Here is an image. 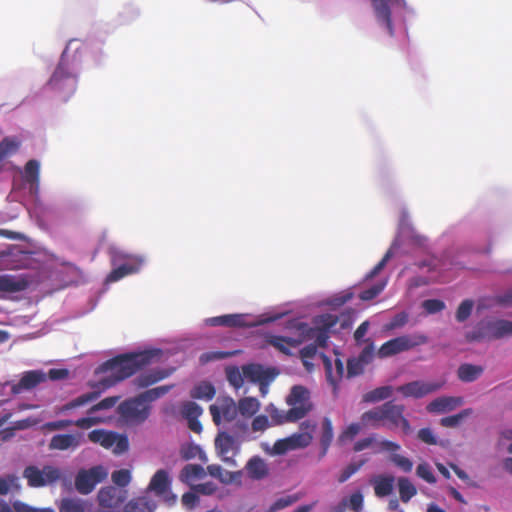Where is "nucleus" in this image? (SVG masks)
Returning a JSON list of instances; mask_svg holds the SVG:
<instances>
[{"label": "nucleus", "mask_w": 512, "mask_h": 512, "mask_svg": "<svg viewBox=\"0 0 512 512\" xmlns=\"http://www.w3.org/2000/svg\"><path fill=\"white\" fill-rule=\"evenodd\" d=\"M158 353L159 350L125 353L106 361L101 368L104 372L109 371L110 375L103 378L99 384L103 389L116 385L149 365Z\"/></svg>", "instance_id": "1"}, {"label": "nucleus", "mask_w": 512, "mask_h": 512, "mask_svg": "<svg viewBox=\"0 0 512 512\" xmlns=\"http://www.w3.org/2000/svg\"><path fill=\"white\" fill-rule=\"evenodd\" d=\"M110 255L111 264L114 268L106 277L108 283L119 281L125 276L137 273L143 264L141 257L128 255L116 249H112Z\"/></svg>", "instance_id": "2"}, {"label": "nucleus", "mask_w": 512, "mask_h": 512, "mask_svg": "<svg viewBox=\"0 0 512 512\" xmlns=\"http://www.w3.org/2000/svg\"><path fill=\"white\" fill-rule=\"evenodd\" d=\"M47 86L64 99H67L75 92L77 88V77L70 71L64 56L61 57Z\"/></svg>", "instance_id": "3"}, {"label": "nucleus", "mask_w": 512, "mask_h": 512, "mask_svg": "<svg viewBox=\"0 0 512 512\" xmlns=\"http://www.w3.org/2000/svg\"><path fill=\"white\" fill-rule=\"evenodd\" d=\"M512 335V321L497 319L478 324L475 330L467 333L466 339L472 341L495 340Z\"/></svg>", "instance_id": "4"}, {"label": "nucleus", "mask_w": 512, "mask_h": 512, "mask_svg": "<svg viewBox=\"0 0 512 512\" xmlns=\"http://www.w3.org/2000/svg\"><path fill=\"white\" fill-rule=\"evenodd\" d=\"M151 407L138 394L121 402L117 413L128 424H141L150 415Z\"/></svg>", "instance_id": "5"}, {"label": "nucleus", "mask_w": 512, "mask_h": 512, "mask_svg": "<svg viewBox=\"0 0 512 512\" xmlns=\"http://www.w3.org/2000/svg\"><path fill=\"white\" fill-rule=\"evenodd\" d=\"M427 342L428 337L424 334L402 335L382 344L378 350V356L380 358L390 357L426 344Z\"/></svg>", "instance_id": "6"}, {"label": "nucleus", "mask_w": 512, "mask_h": 512, "mask_svg": "<svg viewBox=\"0 0 512 512\" xmlns=\"http://www.w3.org/2000/svg\"><path fill=\"white\" fill-rule=\"evenodd\" d=\"M243 375L247 380L259 385V391L262 397H265L269 391V385L278 375L276 368H264L260 364H246L242 366Z\"/></svg>", "instance_id": "7"}, {"label": "nucleus", "mask_w": 512, "mask_h": 512, "mask_svg": "<svg viewBox=\"0 0 512 512\" xmlns=\"http://www.w3.org/2000/svg\"><path fill=\"white\" fill-rule=\"evenodd\" d=\"M23 477L27 479L30 487H43L55 483L61 477L59 469L53 466H44L41 470L36 466H27L23 471Z\"/></svg>", "instance_id": "8"}, {"label": "nucleus", "mask_w": 512, "mask_h": 512, "mask_svg": "<svg viewBox=\"0 0 512 512\" xmlns=\"http://www.w3.org/2000/svg\"><path fill=\"white\" fill-rule=\"evenodd\" d=\"M107 477V472L102 466H95L89 470H81L75 478V487L81 494H89L95 486Z\"/></svg>", "instance_id": "9"}, {"label": "nucleus", "mask_w": 512, "mask_h": 512, "mask_svg": "<svg viewBox=\"0 0 512 512\" xmlns=\"http://www.w3.org/2000/svg\"><path fill=\"white\" fill-rule=\"evenodd\" d=\"M209 411L216 425H220L222 421L231 422L238 415L237 404L229 396L219 397L215 404L210 405Z\"/></svg>", "instance_id": "10"}, {"label": "nucleus", "mask_w": 512, "mask_h": 512, "mask_svg": "<svg viewBox=\"0 0 512 512\" xmlns=\"http://www.w3.org/2000/svg\"><path fill=\"white\" fill-rule=\"evenodd\" d=\"M443 384V382H426L416 380L398 386L396 388V391L401 393L404 397H412L419 399L438 391L443 386Z\"/></svg>", "instance_id": "11"}, {"label": "nucleus", "mask_w": 512, "mask_h": 512, "mask_svg": "<svg viewBox=\"0 0 512 512\" xmlns=\"http://www.w3.org/2000/svg\"><path fill=\"white\" fill-rule=\"evenodd\" d=\"M404 405L395 404L393 401H387L383 404L384 421L389 427H401L405 434L411 432L409 421L404 417Z\"/></svg>", "instance_id": "12"}, {"label": "nucleus", "mask_w": 512, "mask_h": 512, "mask_svg": "<svg viewBox=\"0 0 512 512\" xmlns=\"http://www.w3.org/2000/svg\"><path fill=\"white\" fill-rule=\"evenodd\" d=\"M312 439L310 432L295 433L285 439L276 441L273 450L276 454H284L290 450L309 446Z\"/></svg>", "instance_id": "13"}, {"label": "nucleus", "mask_w": 512, "mask_h": 512, "mask_svg": "<svg viewBox=\"0 0 512 512\" xmlns=\"http://www.w3.org/2000/svg\"><path fill=\"white\" fill-rule=\"evenodd\" d=\"M215 447L225 463L230 466H237L233 457L229 456L230 453L234 455L238 451L235 439L231 435L226 432L219 433L215 439Z\"/></svg>", "instance_id": "14"}, {"label": "nucleus", "mask_w": 512, "mask_h": 512, "mask_svg": "<svg viewBox=\"0 0 512 512\" xmlns=\"http://www.w3.org/2000/svg\"><path fill=\"white\" fill-rule=\"evenodd\" d=\"M127 498V492L120 490L115 486H106L99 490L97 499L101 507L116 508L119 507Z\"/></svg>", "instance_id": "15"}, {"label": "nucleus", "mask_w": 512, "mask_h": 512, "mask_svg": "<svg viewBox=\"0 0 512 512\" xmlns=\"http://www.w3.org/2000/svg\"><path fill=\"white\" fill-rule=\"evenodd\" d=\"M47 380V375L41 370H30L23 373L18 383L11 387L13 394H20L24 390H31Z\"/></svg>", "instance_id": "16"}, {"label": "nucleus", "mask_w": 512, "mask_h": 512, "mask_svg": "<svg viewBox=\"0 0 512 512\" xmlns=\"http://www.w3.org/2000/svg\"><path fill=\"white\" fill-rule=\"evenodd\" d=\"M206 323L212 327L224 326L230 328L253 327L256 325V323L247 322L245 314H226L211 317L206 320Z\"/></svg>", "instance_id": "17"}, {"label": "nucleus", "mask_w": 512, "mask_h": 512, "mask_svg": "<svg viewBox=\"0 0 512 512\" xmlns=\"http://www.w3.org/2000/svg\"><path fill=\"white\" fill-rule=\"evenodd\" d=\"M286 403L291 408H301L305 410V416L311 411L310 393L308 389L301 385L293 386L286 398Z\"/></svg>", "instance_id": "18"}, {"label": "nucleus", "mask_w": 512, "mask_h": 512, "mask_svg": "<svg viewBox=\"0 0 512 512\" xmlns=\"http://www.w3.org/2000/svg\"><path fill=\"white\" fill-rule=\"evenodd\" d=\"M267 412L274 425H280L286 422H296L305 417V410L301 408H290L288 411H282L273 405L268 406Z\"/></svg>", "instance_id": "19"}, {"label": "nucleus", "mask_w": 512, "mask_h": 512, "mask_svg": "<svg viewBox=\"0 0 512 512\" xmlns=\"http://www.w3.org/2000/svg\"><path fill=\"white\" fill-rule=\"evenodd\" d=\"M374 13L379 23L383 24L390 36L394 35L389 0H371Z\"/></svg>", "instance_id": "20"}, {"label": "nucleus", "mask_w": 512, "mask_h": 512, "mask_svg": "<svg viewBox=\"0 0 512 512\" xmlns=\"http://www.w3.org/2000/svg\"><path fill=\"white\" fill-rule=\"evenodd\" d=\"M463 404L462 397H439L431 401L426 409L430 413H445Z\"/></svg>", "instance_id": "21"}, {"label": "nucleus", "mask_w": 512, "mask_h": 512, "mask_svg": "<svg viewBox=\"0 0 512 512\" xmlns=\"http://www.w3.org/2000/svg\"><path fill=\"white\" fill-rule=\"evenodd\" d=\"M170 375V372L165 369H151L141 373L137 376L133 383L137 388H147Z\"/></svg>", "instance_id": "22"}, {"label": "nucleus", "mask_w": 512, "mask_h": 512, "mask_svg": "<svg viewBox=\"0 0 512 512\" xmlns=\"http://www.w3.org/2000/svg\"><path fill=\"white\" fill-rule=\"evenodd\" d=\"M80 434H57L49 442L50 450H68L75 449L80 445Z\"/></svg>", "instance_id": "23"}, {"label": "nucleus", "mask_w": 512, "mask_h": 512, "mask_svg": "<svg viewBox=\"0 0 512 512\" xmlns=\"http://www.w3.org/2000/svg\"><path fill=\"white\" fill-rule=\"evenodd\" d=\"M29 286V281L22 276L0 275V292L15 293L24 291Z\"/></svg>", "instance_id": "24"}, {"label": "nucleus", "mask_w": 512, "mask_h": 512, "mask_svg": "<svg viewBox=\"0 0 512 512\" xmlns=\"http://www.w3.org/2000/svg\"><path fill=\"white\" fill-rule=\"evenodd\" d=\"M207 471L210 476L218 479L223 484L240 483L243 475L242 471H227L218 464L208 465Z\"/></svg>", "instance_id": "25"}, {"label": "nucleus", "mask_w": 512, "mask_h": 512, "mask_svg": "<svg viewBox=\"0 0 512 512\" xmlns=\"http://www.w3.org/2000/svg\"><path fill=\"white\" fill-rule=\"evenodd\" d=\"M248 477L252 480H262L269 474V468L266 462L259 456H254L245 466Z\"/></svg>", "instance_id": "26"}, {"label": "nucleus", "mask_w": 512, "mask_h": 512, "mask_svg": "<svg viewBox=\"0 0 512 512\" xmlns=\"http://www.w3.org/2000/svg\"><path fill=\"white\" fill-rule=\"evenodd\" d=\"M299 330L302 331V335H303V340L304 339H307V340H310V339H314L315 340V345H317V347H326L327 346V341H328V338H329V332L326 331L325 329H321V328H313V327H309L307 324L305 323H301L299 324Z\"/></svg>", "instance_id": "27"}, {"label": "nucleus", "mask_w": 512, "mask_h": 512, "mask_svg": "<svg viewBox=\"0 0 512 512\" xmlns=\"http://www.w3.org/2000/svg\"><path fill=\"white\" fill-rule=\"evenodd\" d=\"M171 480L168 472L164 469L158 470L150 480L148 489L153 491L156 495H163L169 490Z\"/></svg>", "instance_id": "28"}, {"label": "nucleus", "mask_w": 512, "mask_h": 512, "mask_svg": "<svg viewBox=\"0 0 512 512\" xmlns=\"http://www.w3.org/2000/svg\"><path fill=\"white\" fill-rule=\"evenodd\" d=\"M267 342L285 355H291L290 347H297L303 339L272 335Z\"/></svg>", "instance_id": "29"}, {"label": "nucleus", "mask_w": 512, "mask_h": 512, "mask_svg": "<svg viewBox=\"0 0 512 512\" xmlns=\"http://www.w3.org/2000/svg\"><path fill=\"white\" fill-rule=\"evenodd\" d=\"M205 476L204 468L199 464H187L185 465L180 474L179 480L185 484H188L192 487V483L196 480H199Z\"/></svg>", "instance_id": "30"}, {"label": "nucleus", "mask_w": 512, "mask_h": 512, "mask_svg": "<svg viewBox=\"0 0 512 512\" xmlns=\"http://www.w3.org/2000/svg\"><path fill=\"white\" fill-rule=\"evenodd\" d=\"M40 163L35 160H29L24 167V179L30 184V190L37 192L39 188Z\"/></svg>", "instance_id": "31"}, {"label": "nucleus", "mask_w": 512, "mask_h": 512, "mask_svg": "<svg viewBox=\"0 0 512 512\" xmlns=\"http://www.w3.org/2000/svg\"><path fill=\"white\" fill-rule=\"evenodd\" d=\"M394 477L390 475H379L372 480L374 492L377 497H386L393 491Z\"/></svg>", "instance_id": "32"}, {"label": "nucleus", "mask_w": 512, "mask_h": 512, "mask_svg": "<svg viewBox=\"0 0 512 512\" xmlns=\"http://www.w3.org/2000/svg\"><path fill=\"white\" fill-rule=\"evenodd\" d=\"M260 408V402L255 397H244L238 401L237 409L245 418L255 415Z\"/></svg>", "instance_id": "33"}, {"label": "nucleus", "mask_w": 512, "mask_h": 512, "mask_svg": "<svg viewBox=\"0 0 512 512\" xmlns=\"http://www.w3.org/2000/svg\"><path fill=\"white\" fill-rule=\"evenodd\" d=\"M483 373V368L473 364H462L459 366L457 375L463 382H473Z\"/></svg>", "instance_id": "34"}, {"label": "nucleus", "mask_w": 512, "mask_h": 512, "mask_svg": "<svg viewBox=\"0 0 512 512\" xmlns=\"http://www.w3.org/2000/svg\"><path fill=\"white\" fill-rule=\"evenodd\" d=\"M361 421L364 425H371L374 428L379 427L381 423L385 425L383 405L364 412Z\"/></svg>", "instance_id": "35"}, {"label": "nucleus", "mask_w": 512, "mask_h": 512, "mask_svg": "<svg viewBox=\"0 0 512 512\" xmlns=\"http://www.w3.org/2000/svg\"><path fill=\"white\" fill-rule=\"evenodd\" d=\"M324 365H325L327 380L329 381V383L332 386H334V388H336L338 381L344 375L343 362L338 358L335 360L336 376L333 375L331 361L326 356H324Z\"/></svg>", "instance_id": "36"}, {"label": "nucleus", "mask_w": 512, "mask_h": 512, "mask_svg": "<svg viewBox=\"0 0 512 512\" xmlns=\"http://www.w3.org/2000/svg\"><path fill=\"white\" fill-rule=\"evenodd\" d=\"M58 508L60 512H86L87 502L78 498H64Z\"/></svg>", "instance_id": "37"}, {"label": "nucleus", "mask_w": 512, "mask_h": 512, "mask_svg": "<svg viewBox=\"0 0 512 512\" xmlns=\"http://www.w3.org/2000/svg\"><path fill=\"white\" fill-rule=\"evenodd\" d=\"M215 388L209 382H201L197 384L191 391V397L194 399H202L209 401L215 396Z\"/></svg>", "instance_id": "38"}, {"label": "nucleus", "mask_w": 512, "mask_h": 512, "mask_svg": "<svg viewBox=\"0 0 512 512\" xmlns=\"http://www.w3.org/2000/svg\"><path fill=\"white\" fill-rule=\"evenodd\" d=\"M100 396V391H93L80 395L79 397L69 401L62 407V411L72 410L84 406Z\"/></svg>", "instance_id": "39"}, {"label": "nucleus", "mask_w": 512, "mask_h": 512, "mask_svg": "<svg viewBox=\"0 0 512 512\" xmlns=\"http://www.w3.org/2000/svg\"><path fill=\"white\" fill-rule=\"evenodd\" d=\"M392 393L393 388L391 386L378 387L364 394L363 401L368 403L378 402L381 400L388 399L389 397H391Z\"/></svg>", "instance_id": "40"}, {"label": "nucleus", "mask_w": 512, "mask_h": 512, "mask_svg": "<svg viewBox=\"0 0 512 512\" xmlns=\"http://www.w3.org/2000/svg\"><path fill=\"white\" fill-rule=\"evenodd\" d=\"M333 440V426L329 418L325 417L322 422V432L320 444L322 447V455H325Z\"/></svg>", "instance_id": "41"}, {"label": "nucleus", "mask_w": 512, "mask_h": 512, "mask_svg": "<svg viewBox=\"0 0 512 512\" xmlns=\"http://www.w3.org/2000/svg\"><path fill=\"white\" fill-rule=\"evenodd\" d=\"M398 487L400 499L404 503H407L417 493L416 487L405 477L398 479Z\"/></svg>", "instance_id": "42"}, {"label": "nucleus", "mask_w": 512, "mask_h": 512, "mask_svg": "<svg viewBox=\"0 0 512 512\" xmlns=\"http://www.w3.org/2000/svg\"><path fill=\"white\" fill-rule=\"evenodd\" d=\"M172 388H173V385L158 386V387L146 390V391L140 393L139 395L145 401V403L148 404V403H151V402L163 397Z\"/></svg>", "instance_id": "43"}, {"label": "nucleus", "mask_w": 512, "mask_h": 512, "mask_svg": "<svg viewBox=\"0 0 512 512\" xmlns=\"http://www.w3.org/2000/svg\"><path fill=\"white\" fill-rule=\"evenodd\" d=\"M226 378L229 384L235 389H239L243 386L244 378L243 368L241 371L236 366L227 367L225 370Z\"/></svg>", "instance_id": "44"}, {"label": "nucleus", "mask_w": 512, "mask_h": 512, "mask_svg": "<svg viewBox=\"0 0 512 512\" xmlns=\"http://www.w3.org/2000/svg\"><path fill=\"white\" fill-rule=\"evenodd\" d=\"M19 478L14 474L0 477V495H7L11 491H19Z\"/></svg>", "instance_id": "45"}, {"label": "nucleus", "mask_w": 512, "mask_h": 512, "mask_svg": "<svg viewBox=\"0 0 512 512\" xmlns=\"http://www.w3.org/2000/svg\"><path fill=\"white\" fill-rule=\"evenodd\" d=\"M473 413L471 408H466L460 411L459 413L451 416L444 417L440 420V424L443 427H456L458 426L464 419L469 417Z\"/></svg>", "instance_id": "46"}, {"label": "nucleus", "mask_w": 512, "mask_h": 512, "mask_svg": "<svg viewBox=\"0 0 512 512\" xmlns=\"http://www.w3.org/2000/svg\"><path fill=\"white\" fill-rule=\"evenodd\" d=\"M180 454L184 460H191L197 457L201 460H206L205 453L201 447L196 444H188L183 446L180 450Z\"/></svg>", "instance_id": "47"}, {"label": "nucleus", "mask_w": 512, "mask_h": 512, "mask_svg": "<svg viewBox=\"0 0 512 512\" xmlns=\"http://www.w3.org/2000/svg\"><path fill=\"white\" fill-rule=\"evenodd\" d=\"M151 508L146 498L133 499L125 506L124 512H150Z\"/></svg>", "instance_id": "48"}, {"label": "nucleus", "mask_w": 512, "mask_h": 512, "mask_svg": "<svg viewBox=\"0 0 512 512\" xmlns=\"http://www.w3.org/2000/svg\"><path fill=\"white\" fill-rule=\"evenodd\" d=\"M119 399H120V396L106 397L103 400H101L100 402H98L97 404L90 407L87 413L89 415H92L97 411L110 409L117 404Z\"/></svg>", "instance_id": "49"}, {"label": "nucleus", "mask_w": 512, "mask_h": 512, "mask_svg": "<svg viewBox=\"0 0 512 512\" xmlns=\"http://www.w3.org/2000/svg\"><path fill=\"white\" fill-rule=\"evenodd\" d=\"M111 479L116 486L124 488L131 481V473L127 469L116 470L112 473Z\"/></svg>", "instance_id": "50"}, {"label": "nucleus", "mask_w": 512, "mask_h": 512, "mask_svg": "<svg viewBox=\"0 0 512 512\" xmlns=\"http://www.w3.org/2000/svg\"><path fill=\"white\" fill-rule=\"evenodd\" d=\"M343 501H347V508L353 512H360L363 509V495L360 491L354 492L349 497L343 498Z\"/></svg>", "instance_id": "51"}, {"label": "nucleus", "mask_w": 512, "mask_h": 512, "mask_svg": "<svg viewBox=\"0 0 512 512\" xmlns=\"http://www.w3.org/2000/svg\"><path fill=\"white\" fill-rule=\"evenodd\" d=\"M366 460H360L359 462H353L347 465L345 469L342 470L338 477L339 483L346 482L352 475H354L360 468L365 464Z\"/></svg>", "instance_id": "52"}, {"label": "nucleus", "mask_w": 512, "mask_h": 512, "mask_svg": "<svg viewBox=\"0 0 512 512\" xmlns=\"http://www.w3.org/2000/svg\"><path fill=\"white\" fill-rule=\"evenodd\" d=\"M365 365L356 357L347 361V377L352 378L364 372Z\"/></svg>", "instance_id": "53"}, {"label": "nucleus", "mask_w": 512, "mask_h": 512, "mask_svg": "<svg viewBox=\"0 0 512 512\" xmlns=\"http://www.w3.org/2000/svg\"><path fill=\"white\" fill-rule=\"evenodd\" d=\"M473 309V301L472 300H464L459 305L456 311V319L458 322H464L469 318Z\"/></svg>", "instance_id": "54"}, {"label": "nucleus", "mask_w": 512, "mask_h": 512, "mask_svg": "<svg viewBox=\"0 0 512 512\" xmlns=\"http://www.w3.org/2000/svg\"><path fill=\"white\" fill-rule=\"evenodd\" d=\"M182 414L185 419L199 418L202 408L195 402H187L183 405Z\"/></svg>", "instance_id": "55"}, {"label": "nucleus", "mask_w": 512, "mask_h": 512, "mask_svg": "<svg viewBox=\"0 0 512 512\" xmlns=\"http://www.w3.org/2000/svg\"><path fill=\"white\" fill-rule=\"evenodd\" d=\"M416 474L419 478L425 480L427 483L433 484L436 482V478L431 470L428 463H421L416 468Z\"/></svg>", "instance_id": "56"}, {"label": "nucleus", "mask_w": 512, "mask_h": 512, "mask_svg": "<svg viewBox=\"0 0 512 512\" xmlns=\"http://www.w3.org/2000/svg\"><path fill=\"white\" fill-rule=\"evenodd\" d=\"M384 287H385L384 282L377 283V284L373 285L372 287H370L369 289L362 291L359 294V298L363 301L372 300V299L376 298L383 291Z\"/></svg>", "instance_id": "57"}, {"label": "nucleus", "mask_w": 512, "mask_h": 512, "mask_svg": "<svg viewBox=\"0 0 512 512\" xmlns=\"http://www.w3.org/2000/svg\"><path fill=\"white\" fill-rule=\"evenodd\" d=\"M422 307L428 314H435L445 308V303L439 299H427L423 301Z\"/></svg>", "instance_id": "58"}, {"label": "nucleus", "mask_w": 512, "mask_h": 512, "mask_svg": "<svg viewBox=\"0 0 512 512\" xmlns=\"http://www.w3.org/2000/svg\"><path fill=\"white\" fill-rule=\"evenodd\" d=\"M338 322V317L332 314H324L321 315L316 323L318 324L317 328L325 329L326 331H330Z\"/></svg>", "instance_id": "59"}, {"label": "nucleus", "mask_w": 512, "mask_h": 512, "mask_svg": "<svg viewBox=\"0 0 512 512\" xmlns=\"http://www.w3.org/2000/svg\"><path fill=\"white\" fill-rule=\"evenodd\" d=\"M408 322V314L401 312L396 314L389 323L385 324L384 329L386 331L394 330L396 328L403 327Z\"/></svg>", "instance_id": "60"}, {"label": "nucleus", "mask_w": 512, "mask_h": 512, "mask_svg": "<svg viewBox=\"0 0 512 512\" xmlns=\"http://www.w3.org/2000/svg\"><path fill=\"white\" fill-rule=\"evenodd\" d=\"M298 500H299V497L297 495H287L285 497H281V498L277 499L271 505V507L273 508V510L278 511V510H281V509L291 506Z\"/></svg>", "instance_id": "61"}, {"label": "nucleus", "mask_w": 512, "mask_h": 512, "mask_svg": "<svg viewBox=\"0 0 512 512\" xmlns=\"http://www.w3.org/2000/svg\"><path fill=\"white\" fill-rule=\"evenodd\" d=\"M391 461L402 469L404 472H410L413 468V463L410 459L400 454H393L391 456Z\"/></svg>", "instance_id": "62"}, {"label": "nucleus", "mask_w": 512, "mask_h": 512, "mask_svg": "<svg viewBox=\"0 0 512 512\" xmlns=\"http://www.w3.org/2000/svg\"><path fill=\"white\" fill-rule=\"evenodd\" d=\"M182 504L183 506L188 509L192 510L194 509L197 504L199 503V497L196 492H186L182 495Z\"/></svg>", "instance_id": "63"}, {"label": "nucleus", "mask_w": 512, "mask_h": 512, "mask_svg": "<svg viewBox=\"0 0 512 512\" xmlns=\"http://www.w3.org/2000/svg\"><path fill=\"white\" fill-rule=\"evenodd\" d=\"M361 430V425L359 423H351L347 426V428L341 433L339 439L341 441L352 440Z\"/></svg>", "instance_id": "64"}]
</instances>
